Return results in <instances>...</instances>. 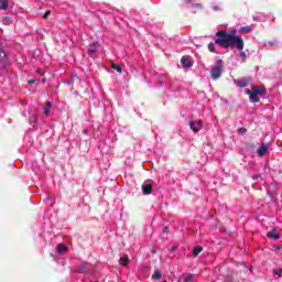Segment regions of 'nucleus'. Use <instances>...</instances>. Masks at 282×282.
<instances>
[{
	"label": "nucleus",
	"instance_id": "1",
	"mask_svg": "<svg viewBox=\"0 0 282 282\" xmlns=\"http://www.w3.org/2000/svg\"><path fill=\"white\" fill-rule=\"evenodd\" d=\"M237 31L228 33V31H218L216 33L217 39L215 40L216 45L225 47V50H238V52H243L246 44L243 43V37L236 35Z\"/></svg>",
	"mask_w": 282,
	"mask_h": 282
},
{
	"label": "nucleus",
	"instance_id": "2",
	"mask_svg": "<svg viewBox=\"0 0 282 282\" xmlns=\"http://www.w3.org/2000/svg\"><path fill=\"white\" fill-rule=\"evenodd\" d=\"M223 72H224V61L217 59L215 62V66L210 70V76L213 80H219V78H221Z\"/></svg>",
	"mask_w": 282,
	"mask_h": 282
},
{
	"label": "nucleus",
	"instance_id": "3",
	"mask_svg": "<svg viewBox=\"0 0 282 282\" xmlns=\"http://www.w3.org/2000/svg\"><path fill=\"white\" fill-rule=\"evenodd\" d=\"M189 127L194 133H199L204 127V122L199 121H189Z\"/></svg>",
	"mask_w": 282,
	"mask_h": 282
},
{
	"label": "nucleus",
	"instance_id": "4",
	"mask_svg": "<svg viewBox=\"0 0 282 282\" xmlns=\"http://www.w3.org/2000/svg\"><path fill=\"white\" fill-rule=\"evenodd\" d=\"M251 90L254 91L258 95V97L265 96V94H268V89H265V86H251Z\"/></svg>",
	"mask_w": 282,
	"mask_h": 282
},
{
	"label": "nucleus",
	"instance_id": "5",
	"mask_svg": "<svg viewBox=\"0 0 282 282\" xmlns=\"http://www.w3.org/2000/svg\"><path fill=\"white\" fill-rule=\"evenodd\" d=\"M247 96H249V100L251 104H257L259 102V95L256 94L252 90H247Z\"/></svg>",
	"mask_w": 282,
	"mask_h": 282
},
{
	"label": "nucleus",
	"instance_id": "6",
	"mask_svg": "<svg viewBox=\"0 0 282 282\" xmlns=\"http://www.w3.org/2000/svg\"><path fill=\"white\" fill-rule=\"evenodd\" d=\"M181 64L185 69H188V67H193V63L191 62V59H188V57L183 56L181 58Z\"/></svg>",
	"mask_w": 282,
	"mask_h": 282
},
{
	"label": "nucleus",
	"instance_id": "7",
	"mask_svg": "<svg viewBox=\"0 0 282 282\" xmlns=\"http://www.w3.org/2000/svg\"><path fill=\"white\" fill-rule=\"evenodd\" d=\"M235 83H236L237 87H248V85L250 84V79L240 78V79H237Z\"/></svg>",
	"mask_w": 282,
	"mask_h": 282
},
{
	"label": "nucleus",
	"instance_id": "8",
	"mask_svg": "<svg viewBox=\"0 0 282 282\" xmlns=\"http://www.w3.org/2000/svg\"><path fill=\"white\" fill-rule=\"evenodd\" d=\"M265 153H268V144L262 143L260 145V148L258 149V155H259V158H263L265 155Z\"/></svg>",
	"mask_w": 282,
	"mask_h": 282
},
{
	"label": "nucleus",
	"instance_id": "9",
	"mask_svg": "<svg viewBox=\"0 0 282 282\" xmlns=\"http://www.w3.org/2000/svg\"><path fill=\"white\" fill-rule=\"evenodd\" d=\"M142 193H143V195H151V193H153V185L143 184L142 185Z\"/></svg>",
	"mask_w": 282,
	"mask_h": 282
},
{
	"label": "nucleus",
	"instance_id": "10",
	"mask_svg": "<svg viewBox=\"0 0 282 282\" xmlns=\"http://www.w3.org/2000/svg\"><path fill=\"white\" fill-rule=\"evenodd\" d=\"M267 237L269 239H281V235L276 234V229H272L271 231L267 232Z\"/></svg>",
	"mask_w": 282,
	"mask_h": 282
},
{
	"label": "nucleus",
	"instance_id": "11",
	"mask_svg": "<svg viewBox=\"0 0 282 282\" xmlns=\"http://www.w3.org/2000/svg\"><path fill=\"white\" fill-rule=\"evenodd\" d=\"M50 111H52V102L47 101L44 104V116L47 118L50 116Z\"/></svg>",
	"mask_w": 282,
	"mask_h": 282
},
{
	"label": "nucleus",
	"instance_id": "12",
	"mask_svg": "<svg viewBox=\"0 0 282 282\" xmlns=\"http://www.w3.org/2000/svg\"><path fill=\"white\" fill-rule=\"evenodd\" d=\"M119 263H120V265H123V267L129 265V256L124 254L123 257H121L119 259Z\"/></svg>",
	"mask_w": 282,
	"mask_h": 282
},
{
	"label": "nucleus",
	"instance_id": "13",
	"mask_svg": "<svg viewBox=\"0 0 282 282\" xmlns=\"http://www.w3.org/2000/svg\"><path fill=\"white\" fill-rule=\"evenodd\" d=\"M56 250H57V252L61 254V253H63V252H67L68 247L65 246V245H63V243H59V245H57Z\"/></svg>",
	"mask_w": 282,
	"mask_h": 282
},
{
	"label": "nucleus",
	"instance_id": "14",
	"mask_svg": "<svg viewBox=\"0 0 282 282\" xmlns=\"http://www.w3.org/2000/svg\"><path fill=\"white\" fill-rule=\"evenodd\" d=\"M239 32H242V34H250V32H252V28L251 26H242L239 29Z\"/></svg>",
	"mask_w": 282,
	"mask_h": 282
},
{
	"label": "nucleus",
	"instance_id": "15",
	"mask_svg": "<svg viewBox=\"0 0 282 282\" xmlns=\"http://www.w3.org/2000/svg\"><path fill=\"white\" fill-rule=\"evenodd\" d=\"M111 69H116V72H118V74H122V67L118 64H111L110 65Z\"/></svg>",
	"mask_w": 282,
	"mask_h": 282
},
{
	"label": "nucleus",
	"instance_id": "16",
	"mask_svg": "<svg viewBox=\"0 0 282 282\" xmlns=\"http://www.w3.org/2000/svg\"><path fill=\"white\" fill-rule=\"evenodd\" d=\"M195 274H193V273H191V274H188V275H186L184 279H183V281L184 282H193V281H195Z\"/></svg>",
	"mask_w": 282,
	"mask_h": 282
},
{
	"label": "nucleus",
	"instance_id": "17",
	"mask_svg": "<svg viewBox=\"0 0 282 282\" xmlns=\"http://www.w3.org/2000/svg\"><path fill=\"white\" fill-rule=\"evenodd\" d=\"M203 251H204L203 247H195L194 250H193V254L195 257H199V252H203Z\"/></svg>",
	"mask_w": 282,
	"mask_h": 282
},
{
	"label": "nucleus",
	"instance_id": "18",
	"mask_svg": "<svg viewBox=\"0 0 282 282\" xmlns=\"http://www.w3.org/2000/svg\"><path fill=\"white\" fill-rule=\"evenodd\" d=\"M1 10H8V0H0Z\"/></svg>",
	"mask_w": 282,
	"mask_h": 282
},
{
	"label": "nucleus",
	"instance_id": "19",
	"mask_svg": "<svg viewBox=\"0 0 282 282\" xmlns=\"http://www.w3.org/2000/svg\"><path fill=\"white\" fill-rule=\"evenodd\" d=\"M2 23H3V25H10L12 23V20L8 17H4L2 19Z\"/></svg>",
	"mask_w": 282,
	"mask_h": 282
},
{
	"label": "nucleus",
	"instance_id": "20",
	"mask_svg": "<svg viewBox=\"0 0 282 282\" xmlns=\"http://www.w3.org/2000/svg\"><path fill=\"white\" fill-rule=\"evenodd\" d=\"M273 274H274L275 276L281 278V276H282V269H281V268H279V269H273Z\"/></svg>",
	"mask_w": 282,
	"mask_h": 282
},
{
	"label": "nucleus",
	"instance_id": "21",
	"mask_svg": "<svg viewBox=\"0 0 282 282\" xmlns=\"http://www.w3.org/2000/svg\"><path fill=\"white\" fill-rule=\"evenodd\" d=\"M1 63L2 65H8V57L6 56V52H2Z\"/></svg>",
	"mask_w": 282,
	"mask_h": 282
},
{
	"label": "nucleus",
	"instance_id": "22",
	"mask_svg": "<svg viewBox=\"0 0 282 282\" xmlns=\"http://www.w3.org/2000/svg\"><path fill=\"white\" fill-rule=\"evenodd\" d=\"M152 279H156V280L162 279V273H160V271H154Z\"/></svg>",
	"mask_w": 282,
	"mask_h": 282
},
{
	"label": "nucleus",
	"instance_id": "23",
	"mask_svg": "<svg viewBox=\"0 0 282 282\" xmlns=\"http://www.w3.org/2000/svg\"><path fill=\"white\" fill-rule=\"evenodd\" d=\"M208 50H209V52H215V44L214 43H209L208 44Z\"/></svg>",
	"mask_w": 282,
	"mask_h": 282
},
{
	"label": "nucleus",
	"instance_id": "24",
	"mask_svg": "<svg viewBox=\"0 0 282 282\" xmlns=\"http://www.w3.org/2000/svg\"><path fill=\"white\" fill-rule=\"evenodd\" d=\"M247 129L246 128H240L238 129V133H241V135L246 134L247 133Z\"/></svg>",
	"mask_w": 282,
	"mask_h": 282
},
{
	"label": "nucleus",
	"instance_id": "25",
	"mask_svg": "<svg viewBox=\"0 0 282 282\" xmlns=\"http://www.w3.org/2000/svg\"><path fill=\"white\" fill-rule=\"evenodd\" d=\"M224 282H232V276L226 275Z\"/></svg>",
	"mask_w": 282,
	"mask_h": 282
},
{
	"label": "nucleus",
	"instance_id": "26",
	"mask_svg": "<svg viewBox=\"0 0 282 282\" xmlns=\"http://www.w3.org/2000/svg\"><path fill=\"white\" fill-rule=\"evenodd\" d=\"M50 14H52V11L47 10V11L44 13L43 18H44V19H47V18L50 17Z\"/></svg>",
	"mask_w": 282,
	"mask_h": 282
},
{
	"label": "nucleus",
	"instance_id": "27",
	"mask_svg": "<svg viewBox=\"0 0 282 282\" xmlns=\"http://www.w3.org/2000/svg\"><path fill=\"white\" fill-rule=\"evenodd\" d=\"M162 235H169V227H164V228H163Z\"/></svg>",
	"mask_w": 282,
	"mask_h": 282
},
{
	"label": "nucleus",
	"instance_id": "28",
	"mask_svg": "<svg viewBox=\"0 0 282 282\" xmlns=\"http://www.w3.org/2000/svg\"><path fill=\"white\" fill-rule=\"evenodd\" d=\"M88 54H96V48H88Z\"/></svg>",
	"mask_w": 282,
	"mask_h": 282
},
{
	"label": "nucleus",
	"instance_id": "29",
	"mask_svg": "<svg viewBox=\"0 0 282 282\" xmlns=\"http://www.w3.org/2000/svg\"><path fill=\"white\" fill-rule=\"evenodd\" d=\"M259 177H261V174H256L252 176V180H259Z\"/></svg>",
	"mask_w": 282,
	"mask_h": 282
},
{
	"label": "nucleus",
	"instance_id": "30",
	"mask_svg": "<svg viewBox=\"0 0 282 282\" xmlns=\"http://www.w3.org/2000/svg\"><path fill=\"white\" fill-rule=\"evenodd\" d=\"M34 83H36L35 79H30V80L28 82L29 85H34Z\"/></svg>",
	"mask_w": 282,
	"mask_h": 282
},
{
	"label": "nucleus",
	"instance_id": "31",
	"mask_svg": "<svg viewBox=\"0 0 282 282\" xmlns=\"http://www.w3.org/2000/svg\"><path fill=\"white\" fill-rule=\"evenodd\" d=\"M241 58H246V52H240Z\"/></svg>",
	"mask_w": 282,
	"mask_h": 282
},
{
	"label": "nucleus",
	"instance_id": "32",
	"mask_svg": "<svg viewBox=\"0 0 282 282\" xmlns=\"http://www.w3.org/2000/svg\"><path fill=\"white\" fill-rule=\"evenodd\" d=\"M94 47H98V42L93 43Z\"/></svg>",
	"mask_w": 282,
	"mask_h": 282
},
{
	"label": "nucleus",
	"instance_id": "33",
	"mask_svg": "<svg viewBox=\"0 0 282 282\" xmlns=\"http://www.w3.org/2000/svg\"><path fill=\"white\" fill-rule=\"evenodd\" d=\"M42 83L45 85L47 83V79L43 78Z\"/></svg>",
	"mask_w": 282,
	"mask_h": 282
},
{
	"label": "nucleus",
	"instance_id": "34",
	"mask_svg": "<svg viewBox=\"0 0 282 282\" xmlns=\"http://www.w3.org/2000/svg\"><path fill=\"white\" fill-rule=\"evenodd\" d=\"M37 74H41V76H43V73H41V69H37Z\"/></svg>",
	"mask_w": 282,
	"mask_h": 282
},
{
	"label": "nucleus",
	"instance_id": "35",
	"mask_svg": "<svg viewBox=\"0 0 282 282\" xmlns=\"http://www.w3.org/2000/svg\"><path fill=\"white\" fill-rule=\"evenodd\" d=\"M172 250H173V251L177 250V247H172Z\"/></svg>",
	"mask_w": 282,
	"mask_h": 282
}]
</instances>
